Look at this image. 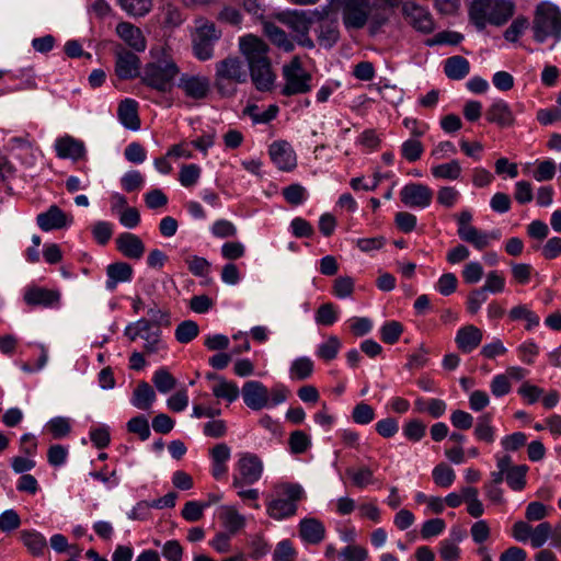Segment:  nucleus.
Returning <instances> with one entry per match:
<instances>
[{"label": "nucleus", "instance_id": "nucleus-1", "mask_svg": "<svg viewBox=\"0 0 561 561\" xmlns=\"http://www.w3.org/2000/svg\"><path fill=\"white\" fill-rule=\"evenodd\" d=\"M239 49L248 62L255 88L262 92L270 91L274 87L276 75L267 56V44L254 35H245L239 41Z\"/></svg>", "mask_w": 561, "mask_h": 561}, {"label": "nucleus", "instance_id": "nucleus-2", "mask_svg": "<svg viewBox=\"0 0 561 561\" xmlns=\"http://www.w3.org/2000/svg\"><path fill=\"white\" fill-rule=\"evenodd\" d=\"M150 56L151 60L141 69L140 83L158 93H170L180 75V67L167 48H152Z\"/></svg>", "mask_w": 561, "mask_h": 561}, {"label": "nucleus", "instance_id": "nucleus-3", "mask_svg": "<svg viewBox=\"0 0 561 561\" xmlns=\"http://www.w3.org/2000/svg\"><path fill=\"white\" fill-rule=\"evenodd\" d=\"M515 12L511 0H472L469 9V20L478 31H483L488 24L504 25Z\"/></svg>", "mask_w": 561, "mask_h": 561}, {"label": "nucleus", "instance_id": "nucleus-4", "mask_svg": "<svg viewBox=\"0 0 561 561\" xmlns=\"http://www.w3.org/2000/svg\"><path fill=\"white\" fill-rule=\"evenodd\" d=\"M331 4L341 12L346 30H360L386 4V0H331Z\"/></svg>", "mask_w": 561, "mask_h": 561}, {"label": "nucleus", "instance_id": "nucleus-5", "mask_svg": "<svg viewBox=\"0 0 561 561\" xmlns=\"http://www.w3.org/2000/svg\"><path fill=\"white\" fill-rule=\"evenodd\" d=\"M247 81L248 71L239 57L228 56L215 64L214 87L221 96H233Z\"/></svg>", "mask_w": 561, "mask_h": 561}, {"label": "nucleus", "instance_id": "nucleus-6", "mask_svg": "<svg viewBox=\"0 0 561 561\" xmlns=\"http://www.w3.org/2000/svg\"><path fill=\"white\" fill-rule=\"evenodd\" d=\"M533 32L538 43L549 37L554 42L561 41V10L553 3L540 2L535 10Z\"/></svg>", "mask_w": 561, "mask_h": 561}, {"label": "nucleus", "instance_id": "nucleus-7", "mask_svg": "<svg viewBox=\"0 0 561 561\" xmlns=\"http://www.w3.org/2000/svg\"><path fill=\"white\" fill-rule=\"evenodd\" d=\"M305 496L302 486L298 483H284L277 488V497L270 501L266 512L270 517L282 520L296 514L298 502Z\"/></svg>", "mask_w": 561, "mask_h": 561}, {"label": "nucleus", "instance_id": "nucleus-8", "mask_svg": "<svg viewBox=\"0 0 561 561\" xmlns=\"http://www.w3.org/2000/svg\"><path fill=\"white\" fill-rule=\"evenodd\" d=\"M322 19L318 10H294L284 12L278 20L295 33V39L305 48H313L314 43L309 37L311 26Z\"/></svg>", "mask_w": 561, "mask_h": 561}, {"label": "nucleus", "instance_id": "nucleus-9", "mask_svg": "<svg viewBox=\"0 0 561 561\" xmlns=\"http://www.w3.org/2000/svg\"><path fill=\"white\" fill-rule=\"evenodd\" d=\"M283 78L285 84L282 94L286 96L308 93L312 85V77L307 72L298 56H295L289 64L283 66Z\"/></svg>", "mask_w": 561, "mask_h": 561}, {"label": "nucleus", "instance_id": "nucleus-10", "mask_svg": "<svg viewBox=\"0 0 561 561\" xmlns=\"http://www.w3.org/2000/svg\"><path fill=\"white\" fill-rule=\"evenodd\" d=\"M221 37V31L213 22L202 21L192 36L193 55L201 61L214 57L215 45Z\"/></svg>", "mask_w": 561, "mask_h": 561}, {"label": "nucleus", "instance_id": "nucleus-11", "mask_svg": "<svg viewBox=\"0 0 561 561\" xmlns=\"http://www.w3.org/2000/svg\"><path fill=\"white\" fill-rule=\"evenodd\" d=\"M399 5H401L402 15L413 28L424 34L434 31V21L426 8L414 1L388 0V7Z\"/></svg>", "mask_w": 561, "mask_h": 561}, {"label": "nucleus", "instance_id": "nucleus-12", "mask_svg": "<svg viewBox=\"0 0 561 561\" xmlns=\"http://www.w3.org/2000/svg\"><path fill=\"white\" fill-rule=\"evenodd\" d=\"M262 473L263 462L256 455L251 453L241 454L232 477V486L242 489L251 485L261 479Z\"/></svg>", "mask_w": 561, "mask_h": 561}, {"label": "nucleus", "instance_id": "nucleus-13", "mask_svg": "<svg viewBox=\"0 0 561 561\" xmlns=\"http://www.w3.org/2000/svg\"><path fill=\"white\" fill-rule=\"evenodd\" d=\"M115 56V75L122 80H129L136 77L140 78V59L139 57L126 49L122 45L114 48Z\"/></svg>", "mask_w": 561, "mask_h": 561}, {"label": "nucleus", "instance_id": "nucleus-14", "mask_svg": "<svg viewBox=\"0 0 561 561\" xmlns=\"http://www.w3.org/2000/svg\"><path fill=\"white\" fill-rule=\"evenodd\" d=\"M400 201L408 207L426 208L433 199V191L421 183H409L399 193Z\"/></svg>", "mask_w": 561, "mask_h": 561}, {"label": "nucleus", "instance_id": "nucleus-15", "mask_svg": "<svg viewBox=\"0 0 561 561\" xmlns=\"http://www.w3.org/2000/svg\"><path fill=\"white\" fill-rule=\"evenodd\" d=\"M243 401L248 408L254 411L270 407V391L257 380L247 381L241 390Z\"/></svg>", "mask_w": 561, "mask_h": 561}, {"label": "nucleus", "instance_id": "nucleus-16", "mask_svg": "<svg viewBox=\"0 0 561 561\" xmlns=\"http://www.w3.org/2000/svg\"><path fill=\"white\" fill-rule=\"evenodd\" d=\"M178 87L187 98L203 100L210 91V81L205 76L183 73Z\"/></svg>", "mask_w": 561, "mask_h": 561}, {"label": "nucleus", "instance_id": "nucleus-17", "mask_svg": "<svg viewBox=\"0 0 561 561\" xmlns=\"http://www.w3.org/2000/svg\"><path fill=\"white\" fill-rule=\"evenodd\" d=\"M270 157L282 171H291L297 165V158L293 147L285 140L274 141L270 146Z\"/></svg>", "mask_w": 561, "mask_h": 561}, {"label": "nucleus", "instance_id": "nucleus-18", "mask_svg": "<svg viewBox=\"0 0 561 561\" xmlns=\"http://www.w3.org/2000/svg\"><path fill=\"white\" fill-rule=\"evenodd\" d=\"M36 222L43 231H50L69 226L72 222V217H69L57 205H51L46 211L37 215Z\"/></svg>", "mask_w": 561, "mask_h": 561}, {"label": "nucleus", "instance_id": "nucleus-19", "mask_svg": "<svg viewBox=\"0 0 561 561\" xmlns=\"http://www.w3.org/2000/svg\"><path fill=\"white\" fill-rule=\"evenodd\" d=\"M116 34L137 53L144 51L147 47L141 30L129 22L118 23L116 25Z\"/></svg>", "mask_w": 561, "mask_h": 561}, {"label": "nucleus", "instance_id": "nucleus-20", "mask_svg": "<svg viewBox=\"0 0 561 561\" xmlns=\"http://www.w3.org/2000/svg\"><path fill=\"white\" fill-rule=\"evenodd\" d=\"M60 294L42 287H31L24 294V301L31 307L49 308L58 305Z\"/></svg>", "mask_w": 561, "mask_h": 561}, {"label": "nucleus", "instance_id": "nucleus-21", "mask_svg": "<svg viewBox=\"0 0 561 561\" xmlns=\"http://www.w3.org/2000/svg\"><path fill=\"white\" fill-rule=\"evenodd\" d=\"M117 250L126 257L139 260L145 253V244L141 239L130 232L121 233L116 238Z\"/></svg>", "mask_w": 561, "mask_h": 561}, {"label": "nucleus", "instance_id": "nucleus-22", "mask_svg": "<svg viewBox=\"0 0 561 561\" xmlns=\"http://www.w3.org/2000/svg\"><path fill=\"white\" fill-rule=\"evenodd\" d=\"M55 150L60 159H72L77 161L85 156L84 144L71 136L58 138L55 142Z\"/></svg>", "mask_w": 561, "mask_h": 561}, {"label": "nucleus", "instance_id": "nucleus-23", "mask_svg": "<svg viewBox=\"0 0 561 561\" xmlns=\"http://www.w3.org/2000/svg\"><path fill=\"white\" fill-rule=\"evenodd\" d=\"M485 118L501 128L511 127L515 123V116L511 106L503 100H497L485 112Z\"/></svg>", "mask_w": 561, "mask_h": 561}, {"label": "nucleus", "instance_id": "nucleus-24", "mask_svg": "<svg viewBox=\"0 0 561 561\" xmlns=\"http://www.w3.org/2000/svg\"><path fill=\"white\" fill-rule=\"evenodd\" d=\"M107 280L105 287L114 291L119 283L130 282L133 278V267L126 262H115L106 267Z\"/></svg>", "mask_w": 561, "mask_h": 561}, {"label": "nucleus", "instance_id": "nucleus-25", "mask_svg": "<svg viewBox=\"0 0 561 561\" xmlns=\"http://www.w3.org/2000/svg\"><path fill=\"white\" fill-rule=\"evenodd\" d=\"M299 535L305 542L318 545L325 537V527L317 518H304L299 523Z\"/></svg>", "mask_w": 561, "mask_h": 561}, {"label": "nucleus", "instance_id": "nucleus-26", "mask_svg": "<svg viewBox=\"0 0 561 561\" xmlns=\"http://www.w3.org/2000/svg\"><path fill=\"white\" fill-rule=\"evenodd\" d=\"M117 116L122 125L131 130L140 128V119L138 116V103L133 99L121 101L117 108Z\"/></svg>", "mask_w": 561, "mask_h": 561}, {"label": "nucleus", "instance_id": "nucleus-27", "mask_svg": "<svg viewBox=\"0 0 561 561\" xmlns=\"http://www.w3.org/2000/svg\"><path fill=\"white\" fill-rule=\"evenodd\" d=\"M481 341L482 331L472 324L461 328L456 335L457 346L463 353L472 352Z\"/></svg>", "mask_w": 561, "mask_h": 561}, {"label": "nucleus", "instance_id": "nucleus-28", "mask_svg": "<svg viewBox=\"0 0 561 561\" xmlns=\"http://www.w3.org/2000/svg\"><path fill=\"white\" fill-rule=\"evenodd\" d=\"M444 72L451 80H461L470 72V64L462 56H453L445 60Z\"/></svg>", "mask_w": 561, "mask_h": 561}, {"label": "nucleus", "instance_id": "nucleus-29", "mask_svg": "<svg viewBox=\"0 0 561 561\" xmlns=\"http://www.w3.org/2000/svg\"><path fill=\"white\" fill-rule=\"evenodd\" d=\"M264 33L274 45L282 48L284 51L289 53L294 50V43L288 38L286 32L276 24L271 22L265 23Z\"/></svg>", "mask_w": 561, "mask_h": 561}, {"label": "nucleus", "instance_id": "nucleus-30", "mask_svg": "<svg viewBox=\"0 0 561 561\" xmlns=\"http://www.w3.org/2000/svg\"><path fill=\"white\" fill-rule=\"evenodd\" d=\"M156 400V393L149 383L141 381L135 388L131 403L140 410H148Z\"/></svg>", "mask_w": 561, "mask_h": 561}, {"label": "nucleus", "instance_id": "nucleus-31", "mask_svg": "<svg viewBox=\"0 0 561 561\" xmlns=\"http://www.w3.org/2000/svg\"><path fill=\"white\" fill-rule=\"evenodd\" d=\"M457 233L462 241L472 244L478 250H483L489 245L488 232H483L473 226L458 229Z\"/></svg>", "mask_w": 561, "mask_h": 561}, {"label": "nucleus", "instance_id": "nucleus-32", "mask_svg": "<svg viewBox=\"0 0 561 561\" xmlns=\"http://www.w3.org/2000/svg\"><path fill=\"white\" fill-rule=\"evenodd\" d=\"M220 519L224 526L231 533L234 534L240 530L244 524V517L230 505H224L220 507Z\"/></svg>", "mask_w": 561, "mask_h": 561}, {"label": "nucleus", "instance_id": "nucleus-33", "mask_svg": "<svg viewBox=\"0 0 561 561\" xmlns=\"http://www.w3.org/2000/svg\"><path fill=\"white\" fill-rule=\"evenodd\" d=\"M20 537L24 546L33 556L43 554L47 543L45 537L41 533L35 530H23L21 531Z\"/></svg>", "mask_w": 561, "mask_h": 561}, {"label": "nucleus", "instance_id": "nucleus-34", "mask_svg": "<svg viewBox=\"0 0 561 561\" xmlns=\"http://www.w3.org/2000/svg\"><path fill=\"white\" fill-rule=\"evenodd\" d=\"M491 423H492L491 413H484L478 417L477 424L474 427V435L479 440H482L486 444H492L494 442L495 430Z\"/></svg>", "mask_w": 561, "mask_h": 561}, {"label": "nucleus", "instance_id": "nucleus-35", "mask_svg": "<svg viewBox=\"0 0 561 561\" xmlns=\"http://www.w3.org/2000/svg\"><path fill=\"white\" fill-rule=\"evenodd\" d=\"M211 390L216 398L227 400L229 403L236 401L240 394L237 383L225 378H218Z\"/></svg>", "mask_w": 561, "mask_h": 561}, {"label": "nucleus", "instance_id": "nucleus-36", "mask_svg": "<svg viewBox=\"0 0 561 561\" xmlns=\"http://www.w3.org/2000/svg\"><path fill=\"white\" fill-rule=\"evenodd\" d=\"M313 373V362L309 357H299L291 363L289 375L293 380H305Z\"/></svg>", "mask_w": 561, "mask_h": 561}, {"label": "nucleus", "instance_id": "nucleus-37", "mask_svg": "<svg viewBox=\"0 0 561 561\" xmlns=\"http://www.w3.org/2000/svg\"><path fill=\"white\" fill-rule=\"evenodd\" d=\"M461 165L457 160L438 164L432 168L431 172L435 179L457 180L461 174Z\"/></svg>", "mask_w": 561, "mask_h": 561}, {"label": "nucleus", "instance_id": "nucleus-38", "mask_svg": "<svg viewBox=\"0 0 561 561\" xmlns=\"http://www.w3.org/2000/svg\"><path fill=\"white\" fill-rule=\"evenodd\" d=\"M121 8L130 16L146 15L152 7L151 0H118Z\"/></svg>", "mask_w": 561, "mask_h": 561}, {"label": "nucleus", "instance_id": "nucleus-39", "mask_svg": "<svg viewBox=\"0 0 561 561\" xmlns=\"http://www.w3.org/2000/svg\"><path fill=\"white\" fill-rule=\"evenodd\" d=\"M528 467L526 465L514 466L506 473L505 480L508 486L514 491H522L526 485V473Z\"/></svg>", "mask_w": 561, "mask_h": 561}, {"label": "nucleus", "instance_id": "nucleus-40", "mask_svg": "<svg viewBox=\"0 0 561 561\" xmlns=\"http://www.w3.org/2000/svg\"><path fill=\"white\" fill-rule=\"evenodd\" d=\"M278 111V106L275 104L270 105L267 110L263 112H259L256 105H250L247 106L244 113L248 114L255 124H267L277 116Z\"/></svg>", "mask_w": 561, "mask_h": 561}, {"label": "nucleus", "instance_id": "nucleus-41", "mask_svg": "<svg viewBox=\"0 0 561 561\" xmlns=\"http://www.w3.org/2000/svg\"><path fill=\"white\" fill-rule=\"evenodd\" d=\"M152 382L161 393H168L176 386V379L165 368L154 371Z\"/></svg>", "mask_w": 561, "mask_h": 561}, {"label": "nucleus", "instance_id": "nucleus-42", "mask_svg": "<svg viewBox=\"0 0 561 561\" xmlns=\"http://www.w3.org/2000/svg\"><path fill=\"white\" fill-rule=\"evenodd\" d=\"M198 324L193 320L181 322L175 329V337L178 342L187 344L198 335Z\"/></svg>", "mask_w": 561, "mask_h": 561}, {"label": "nucleus", "instance_id": "nucleus-43", "mask_svg": "<svg viewBox=\"0 0 561 561\" xmlns=\"http://www.w3.org/2000/svg\"><path fill=\"white\" fill-rule=\"evenodd\" d=\"M456 474L453 468H450L445 462L437 465L433 469V480L434 482L442 488L450 486L455 481Z\"/></svg>", "mask_w": 561, "mask_h": 561}, {"label": "nucleus", "instance_id": "nucleus-44", "mask_svg": "<svg viewBox=\"0 0 561 561\" xmlns=\"http://www.w3.org/2000/svg\"><path fill=\"white\" fill-rule=\"evenodd\" d=\"M201 173L199 165L194 163L183 164L179 172V181L184 187H192L198 182Z\"/></svg>", "mask_w": 561, "mask_h": 561}, {"label": "nucleus", "instance_id": "nucleus-45", "mask_svg": "<svg viewBox=\"0 0 561 561\" xmlns=\"http://www.w3.org/2000/svg\"><path fill=\"white\" fill-rule=\"evenodd\" d=\"M140 339L145 340V351L147 353H157L162 347L161 331L158 328H150L148 331H141Z\"/></svg>", "mask_w": 561, "mask_h": 561}, {"label": "nucleus", "instance_id": "nucleus-46", "mask_svg": "<svg viewBox=\"0 0 561 561\" xmlns=\"http://www.w3.org/2000/svg\"><path fill=\"white\" fill-rule=\"evenodd\" d=\"M341 348V342L337 336L331 335L325 342L319 345L317 355L323 360H332L336 357Z\"/></svg>", "mask_w": 561, "mask_h": 561}, {"label": "nucleus", "instance_id": "nucleus-47", "mask_svg": "<svg viewBox=\"0 0 561 561\" xmlns=\"http://www.w3.org/2000/svg\"><path fill=\"white\" fill-rule=\"evenodd\" d=\"M288 444L293 454L299 455L311 446V439L304 431H294L289 435Z\"/></svg>", "mask_w": 561, "mask_h": 561}, {"label": "nucleus", "instance_id": "nucleus-48", "mask_svg": "<svg viewBox=\"0 0 561 561\" xmlns=\"http://www.w3.org/2000/svg\"><path fill=\"white\" fill-rule=\"evenodd\" d=\"M314 319L318 324L330 327L337 320V310L332 302L323 304L318 308Z\"/></svg>", "mask_w": 561, "mask_h": 561}, {"label": "nucleus", "instance_id": "nucleus-49", "mask_svg": "<svg viewBox=\"0 0 561 561\" xmlns=\"http://www.w3.org/2000/svg\"><path fill=\"white\" fill-rule=\"evenodd\" d=\"M424 151L422 142L417 139L411 138L405 140L401 146V154L409 162L417 161Z\"/></svg>", "mask_w": 561, "mask_h": 561}, {"label": "nucleus", "instance_id": "nucleus-50", "mask_svg": "<svg viewBox=\"0 0 561 561\" xmlns=\"http://www.w3.org/2000/svg\"><path fill=\"white\" fill-rule=\"evenodd\" d=\"M552 535V527L548 522L538 524L535 528H531L530 543L533 548L542 547Z\"/></svg>", "mask_w": 561, "mask_h": 561}, {"label": "nucleus", "instance_id": "nucleus-51", "mask_svg": "<svg viewBox=\"0 0 561 561\" xmlns=\"http://www.w3.org/2000/svg\"><path fill=\"white\" fill-rule=\"evenodd\" d=\"M297 551L288 539L279 541L273 552L274 561H296Z\"/></svg>", "mask_w": 561, "mask_h": 561}, {"label": "nucleus", "instance_id": "nucleus-52", "mask_svg": "<svg viewBox=\"0 0 561 561\" xmlns=\"http://www.w3.org/2000/svg\"><path fill=\"white\" fill-rule=\"evenodd\" d=\"M129 433L137 434L141 440H147L150 436V427L146 416L137 415L127 422Z\"/></svg>", "mask_w": 561, "mask_h": 561}, {"label": "nucleus", "instance_id": "nucleus-53", "mask_svg": "<svg viewBox=\"0 0 561 561\" xmlns=\"http://www.w3.org/2000/svg\"><path fill=\"white\" fill-rule=\"evenodd\" d=\"M208 506V503L188 501L184 504L181 515L187 522H197L203 517L204 510Z\"/></svg>", "mask_w": 561, "mask_h": 561}, {"label": "nucleus", "instance_id": "nucleus-54", "mask_svg": "<svg viewBox=\"0 0 561 561\" xmlns=\"http://www.w3.org/2000/svg\"><path fill=\"white\" fill-rule=\"evenodd\" d=\"M283 196L293 206L302 204L307 198V191L300 184H290L283 188Z\"/></svg>", "mask_w": 561, "mask_h": 561}, {"label": "nucleus", "instance_id": "nucleus-55", "mask_svg": "<svg viewBox=\"0 0 561 561\" xmlns=\"http://www.w3.org/2000/svg\"><path fill=\"white\" fill-rule=\"evenodd\" d=\"M426 433V424L423 423L421 420L414 419L410 420L404 426H403V434L404 436L412 442H419L421 440Z\"/></svg>", "mask_w": 561, "mask_h": 561}, {"label": "nucleus", "instance_id": "nucleus-56", "mask_svg": "<svg viewBox=\"0 0 561 561\" xmlns=\"http://www.w3.org/2000/svg\"><path fill=\"white\" fill-rule=\"evenodd\" d=\"M393 222L403 233H410L416 227V216L409 211H398L394 214Z\"/></svg>", "mask_w": 561, "mask_h": 561}, {"label": "nucleus", "instance_id": "nucleus-57", "mask_svg": "<svg viewBox=\"0 0 561 561\" xmlns=\"http://www.w3.org/2000/svg\"><path fill=\"white\" fill-rule=\"evenodd\" d=\"M21 525V518L16 511L10 508L0 514V530L10 533L18 529Z\"/></svg>", "mask_w": 561, "mask_h": 561}, {"label": "nucleus", "instance_id": "nucleus-58", "mask_svg": "<svg viewBox=\"0 0 561 561\" xmlns=\"http://www.w3.org/2000/svg\"><path fill=\"white\" fill-rule=\"evenodd\" d=\"M54 438H62L70 433L71 426L68 419L57 416L51 419L47 424Z\"/></svg>", "mask_w": 561, "mask_h": 561}, {"label": "nucleus", "instance_id": "nucleus-59", "mask_svg": "<svg viewBox=\"0 0 561 561\" xmlns=\"http://www.w3.org/2000/svg\"><path fill=\"white\" fill-rule=\"evenodd\" d=\"M428 354L430 350L424 344H421L417 352L408 356L405 368L410 370L423 368L428 363Z\"/></svg>", "mask_w": 561, "mask_h": 561}, {"label": "nucleus", "instance_id": "nucleus-60", "mask_svg": "<svg viewBox=\"0 0 561 561\" xmlns=\"http://www.w3.org/2000/svg\"><path fill=\"white\" fill-rule=\"evenodd\" d=\"M340 32L333 24L321 25L318 41L324 47H332L339 39Z\"/></svg>", "mask_w": 561, "mask_h": 561}, {"label": "nucleus", "instance_id": "nucleus-61", "mask_svg": "<svg viewBox=\"0 0 561 561\" xmlns=\"http://www.w3.org/2000/svg\"><path fill=\"white\" fill-rule=\"evenodd\" d=\"M528 20L525 16H518L504 32V38L508 42H516L528 27Z\"/></svg>", "mask_w": 561, "mask_h": 561}, {"label": "nucleus", "instance_id": "nucleus-62", "mask_svg": "<svg viewBox=\"0 0 561 561\" xmlns=\"http://www.w3.org/2000/svg\"><path fill=\"white\" fill-rule=\"evenodd\" d=\"M350 330L355 336H364L373 329V322L366 317H353L348 319Z\"/></svg>", "mask_w": 561, "mask_h": 561}, {"label": "nucleus", "instance_id": "nucleus-63", "mask_svg": "<svg viewBox=\"0 0 561 561\" xmlns=\"http://www.w3.org/2000/svg\"><path fill=\"white\" fill-rule=\"evenodd\" d=\"M144 197L149 209L163 208L168 204V196L160 188L147 192Z\"/></svg>", "mask_w": 561, "mask_h": 561}, {"label": "nucleus", "instance_id": "nucleus-64", "mask_svg": "<svg viewBox=\"0 0 561 561\" xmlns=\"http://www.w3.org/2000/svg\"><path fill=\"white\" fill-rule=\"evenodd\" d=\"M339 558L341 561H365L367 551L359 546L350 545L339 553Z\"/></svg>", "mask_w": 561, "mask_h": 561}]
</instances>
